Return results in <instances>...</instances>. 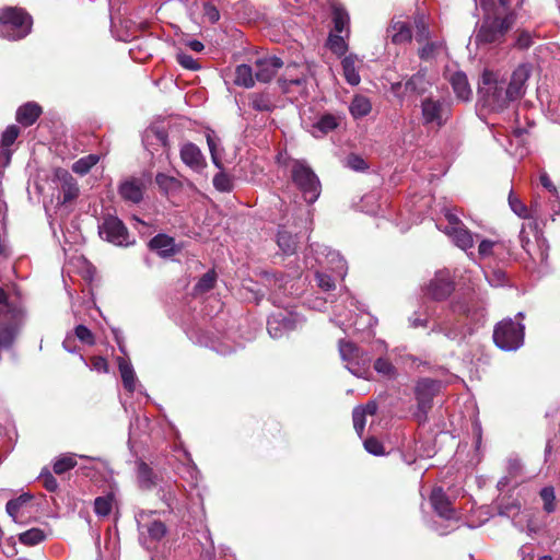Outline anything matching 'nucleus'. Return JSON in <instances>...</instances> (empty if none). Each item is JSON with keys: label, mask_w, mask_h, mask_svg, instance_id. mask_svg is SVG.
<instances>
[{"label": "nucleus", "mask_w": 560, "mask_h": 560, "mask_svg": "<svg viewBox=\"0 0 560 560\" xmlns=\"http://www.w3.org/2000/svg\"><path fill=\"white\" fill-rule=\"evenodd\" d=\"M340 124V117L334 114L322 115L316 122L312 126V135L314 137H323L328 132L335 130Z\"/></svg>", "instance_id": "c756f323"}, {"label": "nucleus", "mask_w": 560, "mask_h": 560, "mask_svg": "<svg viewBox=\"0 0 560 560\" xmlns=\"http://www.w3.org/2000/svg\"><path fill=\"white\" fill-rule=\"evenodd\" d=\"M283 165L290 172V178L307 203H314L320 196L322 184L305 160L288 159Z\"/></svg>", "instance_id": "7ed1b4c3"}, {"label": "nucleus", "mask_w": 560, "mask_h": 560, "mask_svg": "<svg viewBox=\"0 0 560 560\" xmlns=\"http://www.w3.org/2000/svg\"><path fill=\"white\" fill-rule=\"evenodd\" d=\"M430 86V82L427 80L425 74L418 72L410 77L404 84L401 82L394 83L392 91L399 97L407 95H422Z\"/></svg>", "instance_id": "dca6fc26"}, {"label": "nucleus", "mask_w": 560, "mask_h": 560, "mask_svg": "<svg viewBox=\"0 0 560 560\" xmlns=\"http://www.w3.org/2000/svg\"><path fill=\"white\" fill-rule=\"evenodd\" d=\"M155 183L159 186V188L165 194L176 189L179 185V182L175 177L166 175L164 173L156 174Z\"/></svg>", "instance_id": "3c124183"}, {"label": "nucleus", "mask_w": 560, "mask_h": 560, "mask_svg": "<svg viewBox=\"0 0 560 560\" xmlns=\"http://www.w3.org/2000/svg\"><path fill=\"white\" fill-rule=\"evenodd\" d=\"M283 61L277 56H266L255 61V77L259 82H270L282 68Z\"/></svg>", "instance_id": "f3484780"}, {"label": "nucleus", "mask_w": 560, "mask_h": 560, "mask_svg": "<svg viewBox=\"0 0 560 560\" xmlns=\"http://www.w3.org/2000/svg\"><path fill=\"white\" fill-rule=\"evenodd\" d=\"M339 352L351 374L365 380L371 376L372 358L368 351L360 349L350 341L340 340Z\"/></svg>", "instance_id": "423d86ee"}, {"label": "nucleus", "mask_w": 560, "mask_h": 560, "mask_svg": "<svg viewBox=\"0 0 560 560\" xmlns=\"http://www.w3.org/2000/svg\"><path fill=\"white\" fill-rule=\"evenodd\" d=\"M327 47L338 56L345 55L348 49L345 37L339 33L329 34L327 38Z\"/></svg>", "instance_id": "de8ad7c7"}, {"label": "nucleus", "mask_w": 560, "mask_h": 560, "mask_svg": "<svg viewBox=\"0 0 560 560\" xmlns=\"http://www.w3.org/2000/svg\"><path fill=\"white\" fill-rule=\"evenodd\" d=\"M421 113L424 125L442 127L448 119L450 109L444 102L427 97L421 103Z\"/></svg>", "instance_id": "f8f14e48"}, {"label": "nucleus", "mask_w": 560, "mask_h": 560, "mask_svg": "<svg viewBox=\"0 0 560 560\" xmlns=\"http://www.w3.org/2000/svg\"><path fill=\"white\" fill-rule=\"evenodd\" d=\"M444 48V42L436 40H425L422 43V47L419 48L418 55L421 60L428 61L435 58Z\"/></svg>", "instance_id": "4c0bfd02"}, {"label": "nucleus", "mask_w": 560, "mask_h": 560, "mask_svg": "<svg viewBox=\"0 0 560 560\" xmlns=\"http://www.w3.org/2000/svg\"><path fill=\"white\" fill-rule=\"evenodd\" d=\"M32 494L22 493L15 499L8 501L5 505L7 513L15 521L19 516V511L32 500Z\"/></svg>", "instance_id": "79ce46f5"}, {"label": "nucleus", "mask_w": 560, "mask_h": 560, "mask_svg": "<svg viewBox=\"0 0 560 560\" xmlns=\"http://www.w3.org/2000/svg\"><path fill=\"white\" fill-rule=\"evenodd\" d=\"M19 133H20V129L15 125H11V126L7 127V129L2 133V139H1L2 145L7 147V148L12 145L14 143V141L16 140Z\"/></svg>", "instance_id": "338daca9"}, {"label": "nucleus", "mask_w": 560, "mask_h": 560, "mask_svg": "<svg viewBox=\"0 0 560 560\" xmlns=\"http://www.w3.org/2000/svg\"><path fill=\"white\" fill-rule=\"evenodd\" d=\"M22 319L0 322V350L12 348Z\"/></svg>", "instance_id": "b1692460"}, {"label": "nucleus", "mask_w": 560, "mask_h": 560, "mask_svg": "<svg viewBox=\"0 0 560 560\" xmlns=\"http://www.w3.org/2000/svg\"><path fill=\"white\" fill-rule=\"evenodd\" d=\"M387 36L392 43L400 45L409 43L412 38V33L407 22L393 19L387 27Z\"/></svg>", "instance_id": "4be33fe9"}, {"label": "nucleus", "mask_w": 560, "mask_h": 560, "mask_svg": "<svg viewBox=\"0 0 560 560\" xmlns=\"http://www.w3.org/2000/svg\"><path fill=\"white\" fill-rule=\"evenodd\" d=\"M430 502L438 515L451 520L454 517V511L451 502L442 488H434L430 495Z\"/></svg>", "instance_id": "412c9836"}, {"label": "nucleus", "mask_w": 560, "mask_h": 560, "mask_svg": "<svg viewBox=\"0 0 560 560\" xmlns=\"http://www.w3.org/2000/svg\"><path fill=\"white\" fill-rule=\"evenodd\" d=\"M100 158L96 154H89L75 161L72 165V171L80 175H85L98 162Z\"/></svg>", "instance_id": "c03bdc74"}, {"label": "nucleus", "mask_w": 560, "mask_h": 560, "mask_svg": "<svg viewBox=\"0 0 560 560\" xmlns=\"http://www.w3.org/2000/svg\"><path fill=\"white\" fill-rule=\"evenodd\" d=\"M79 196V187L75 182V179L69 175L66 174L62 177L61 183V202L68 203L74 200Z\"/></svg>", "instance_id": "e433bc0d"}, {"label": "nucleus", "mask_w": 560, "mask_h": 560, "mask_svg": "<svg viewBox=\"0 0 560 560\" xmlns=\"http://www.w3.org/2000/svg\"><path fill=\"white\" fill-rule=\"evenodd\" d=\"M277 244L285 255H292L298 248V235L288 231L285 226H280L277 235Z\"/></svg>", "instance_id": "7c9ffc66"}, {"label": "nucleus", "mask_w": 560, "mask_h": 560, "mask_svg": "<svg viewBox=\"0 0 560 560\" xmlns=\"http://www.w3.org/2000/svg\"><path fill=\"white\" fill-rule=\"evenodd\" d=\"M113 508V497H98L94 501V512L98 516H107L112 512Z\"/></svg>", "instance_id": "603ef678"}, {"label": "nucleus", "mask_w": 560, "mask_h": 560, "mask_svg": "<svg viewBox=\"0 0 560 560\" xmlns=\"http://www.w3.org/2000/svg\"><path fill=\"white\" fill-rule=\"evenodd\" d=\"M182 161L191 170L201 172L206 167V160L200 149L191 143H185L180 149Z\"/></svg>", "instance_id": "6ab92c4d"}, {"label": "nucleus", "mask_w": 560, "mask_h": 560, "mask_svg": "<svg viewBox=\"0 0 560 560\" xmlns=\"http://www.w3.org/2000/svg\"><path fill=\"white\" fill-rule=\"evenodd\" d=\"M530 75L528 66L521 65L512 73L511 80L508 82V86L511 93L517 98H521L525 93V83Z\"/></svg>", "instance_id": "5701e85b"}, {"label": "nucleus", "mask_w": 560, "mask_h": 560, "mask_svg": "<svg viewBox=\"0 0 560 560\" xmlns=\"http://www.w3.org/2000/svg\"><path fill=\"white\" fill-rule=\"evenodd\" d=\"M509 203L512 211L520 218H535L541 222L545 220V210L542 209L541 202L537 199H535L532 202L530 208L527 209V207L518 198L510 194Z\"/></svg>", "instance_id": "a211bd4d"}, {"label": "nucleus", "mask_w": 560, "mask_h": 560, "mask_svg": "<svg viewBox=\"0 0 560 560\" xmlns=\"http://www.w3.org/2000/svg\"><path fill=\"white\" fill-rule=\"evenodd\" d=\"M346 166L357 172L365 171L369 167L364 159L357 154L347 156Z\"/></svg>", "instance_id": "680f3d73"}, {"label": "nucleus", "mask_w": 560, "mask_h": 560, "mask_svg": "<svg viewBox=\"0 0 560 560\" xmlns=\"http://www.w3.org/2000/svg\"><path fill=\"white\" fill-rule=\"evenodd\" d=\"M137 477L140 488L149 490L156 483V475L143 460L137 462Z\"/></svg>", "instance_id": "72a5a7b5"}, {"label": "nucleus", "mask_w": 560, "mask_h": 560, "mask_svg": "<svg viewBox=\"0 0 560 560\" xmlns=\"http://www.w3.org/2000/svg\"><path fill=\"white\" fill-rule=\"evenodd\" d=\"M358 62L359 60L354 55L346 56L341 61L343 77L347 83L352 86L358 85L361 81L357 66Z\"/></svg>", "instance_id": "2f4dec72"}, {"label": "nucleus", "mask_w": 560, "mask_h": 560, "mask_svg": "<svg viewBox=\"0 0 560 560\" xmlns=\"http://www.w3.org/2000/svg\"><path fill=\"white\" fill-rule=\"evenodd\" d=\"M118 369L122 380L124 387L132 393L136 389V373L131 363L122 358H118Z\"/></svg>", "instance_id": "c9c22d12"}, {"label": "nucleus", "mask_w": 560, "mask_h": 560, "mask_svg": "<svg viewBox=\"0 0 560 560\" xmlns=\"http://www.w3.org/2000/svg\"><path fill=\"white\" fill-rule=\"evenodd\" d=\"M77 465V455L69 453L62 454L54 460L52 469L57 475H62L70 469L74 468Z\"/></svg>", "instance_id": "a19ab883"}, {"label": "nucleus", "mask_w": 560, "mask_h": 560, "mask_svg": "<svg viewBox=\"0 0 560 560\" xmlns=\"http://www.w3.org/2000/svg\"><path fill=\"white\" fill-rule=\"evenodd\" d=\"M249 105L256 112H271L273 103L266 93H250L248 96Z\"/></svg>", "instance_id": "58836bf2"}, {"label": "nucleus", "mask_w": 560, "mask_h": 560, "mask_svg": "<svg viewBox=\"0 0 560 560\" xmlns=\"http://www.w3.org/2000/svg\"><path fill=\"white\" fill-rule=\"evenodd\" d=\"M486 279L491 287H503L508 283L506 273L502 269H492L485 271Z\"/></svg>", "instance_id": "864d4df0"}, {"label": "nucleus", "mask_w": 560, "mask_h": 560, "mask_svg": "<svg viewBox=\"0 0 560 560\" xmlns=\"http://www.w3.org/2000/svg\"><path fill=\"white\" fill-rule=\"evenodd\" d=\"M513 22V14H508L504 19H485L475 36L476 45L479 46L483 44L500 43L504 37L505 33L511 28Z\"/></svg>", "instance_id": "6e6552de"}, {"label": "nucleus", "mask_w": 560, "mask_h": 560, "mask_svg": "<svg viewBox=\"0 0 560 560\" xmlns=\"http://www.w3.org/2000/svg\"><path fill=\"white\" fill-rule=\"evenodd\" d=\"M215 283V273L214 271H207L196 283L195 285V292L196 293H203L208 292L213 288Z\"/></svg>", "instance_id": "5fc2aeb1"}, {"label": "nucleus", "mask_w": 560, "mask_h": 560, "mask_svg": "<svg viewBox=\"0 0 560 560\" xmlns=\"http://www.w3.org/2000/svg\"><path fill=\"white\" fill-rule=\"evenodd\" d=\"M450 83L458 100L464 102L470 100L471 89L468 83L467 75L464 72L457 71L452 73L450 77Z\"/></svg>", "instance_id": "bb28decb"}, {"label": "nucleus", "mask_w": 560, "mask_h": 560, "mask_svg": "<svg viewBox=\"0 0 560 560\" xmlns=\"http://www.w3.org/2000/svg\"><path fill=\"white\" fill-rule=\"evenodd\" d=\"M98 234L103 240L116 246H129L135 242L130 238L124 222L115 215H107L103 219L98 225Z\"/></svg>", "instance_id": "1a4fd4ad"}, {"label": "nucleus", "mask_w": 560, "mask_h": 560, "mask_svg": "<svg viewBox=\"0 0 560 560\" xmlns=\"http://www.w3.org/2000/svg\"><path fill=\"white\" fill-rule=\"evenodd\" d=\"M415 27H416V40L419 44L424 43L430 39V30L429 22L423 14H418L415 18Z\"/></svg>", "instance_id": "a18cd8bd"}, {"label": "nucleus", "mask_w": 560, "mask_h": 560, "mask_svg": "<svg viewBox=\"0 0 560 560\" xmlns=\"http://www.w3.org/2000/svg\"><path fill=\"white\" fill-rule=\"evenodd\" d=\"M42 107L35 102H28L16 110V120L25 126H32L40 116Z\"/></svg>", "instance_id": "cd10ccee"}, {"label": "nucleus", "mask_w": 560, "mask_h": 560, "mask_svg": "<svg viewBox=\"0 0 560 560\" xmlns=\"http://www.w3.org/2000/svg\"><path fill=\"white\" fill-rule=\"evenodd\" d=\"M149 246L162 257H170L176 253L174 238L165 234H158L152 237Z\"/></svg>", "instance_id": "c85d7f7f"}, {"label": "nucleus", "mask_w": 560, "mask_h": 560, "mask_svg": "<svg viewBox=\"0 0 560 560\" xmlns=\"http://www.w3.org/2000/svg\"><path fill=\"white\" fill-rule=\"evenodd\" d=\"M442 382L430 377H422L417 381L415 386V398L417 400V410L415 418L419 423L428 420V413L433 407V399L440 393Z\"/></svg>", "instance_id": "0eeeda50"}, {"label": "nucleus", "mask_w": 560, "mask_h": 560, "mask_svg": "<svg viewBox=\"0 0 560 560\" xmlns=\"http://www.w3.org/2000/svg\"><path fill=\"white\" fill-rule=\"evenodd\" d=\"M478 93L482 106L491 112H502L508 108L517 96L511 93L505 79L491 70H485L481 74Z\"/></svg>", "instance_id": "f03ea898"}, {"label": "nucleus", "mask_w": 560, "mask_h": 560, "mask_svg": "<svg viewBox=\"0 0 560 560\" xmlns=\"http://www.w3.org/2000/svg\"><path fill=\"white\" fill-rule=\"evenodd\" d=\"M46 538L45 533L40 528H31L19 535V541L25 546H35Z\"/></svg>", "instance_id": "37998d69"}, {"label": "nucleus", "mask_w": 560, "mask_h": 560, "mask_svg": "<svg viewBox=\"0 0 560 560\" xmlns=\"http://www.w3.org/2000/svg\"><path fill=\"white\" fill-rule=\"evenodd\" d=\"M521 512V503L517 500L501 502L499 504V514L506 517H515Z\"/></svg>", "instance_id": "13d9d810"}, {"label": "nucleus", "mask_w": 560, "mask_h": 560, "mask_svg": "<svg viewBox=\"0 0 560 560\" xmlns=\"http://www.w3.org/2000/svg\"><path fill=\"white\" fill-rule=\"evenodd\" d=\"M331 10V16H332V23H334V31L339 34H346V36L349 35V24H350V16L347 10L343 8L342 4L338 2H332L330 4Z\"/></svg>", "instance_id": "393cba45"}, {"label": "nucleus", "mask_w": 560, "mask_h": 560, "mask_svg": "<svg viewBox=\"0 0 560 560\" xmlns=\"http://www.w3.org/2000/svg\"><path fill=\"white\" fill-rule=\"evenodd\" d=\"M213 186L219 191L229 192L233 189V180L228 174L220 172L213 177Z\"/></svg>", "instance_id": "6e6d98bb"}, {"label": "nucleus", "mask_w": 560, "mask_h": 560, "mask_svg": "<svg viewBox=\"0 0 560 560\" xmlns=\"http://www.w3.org/2000/svg\"><path fill=\"white\" fill-rule=\"evenodd\" d=\"M364 448L372 455L380 456L384 455V446L383 444L375 438H369L363 443Z\"/></svg>", "instance_id": "69168bd1"}, {"label": "nucleus", "mask_w": 560, "mask_h": 560, "mask_svg": "<svg viewBox=\"0 0 560 560\" xmlns=\"http://www.w3.org/2000/svg\"><path fill=\"white\" fill-rule=\"evenodd\" d=\"M118 192L125 201L139 203L143 199V184L137 178L126 179L119 185Z\"/></svg>", "instance_id": "aec40b11"}, {"label": "nucleus", "mask_w": 560, "mask_h": 560, "mask_svg": "<svg viewBox=\"0 0 560 560\" xmlns=\"http://www.w3.org/2000/svg\"><path fill=\"white\" fill-rule=\"evenodd\" d=\"M32 18L23 9L4 8L0 10V36L18 40L25 37L32 27Z\"/></svg>", "instance_id": "20e7f679"}, {"label": "nucleus", "mask_w": 560, "mask_h": 560, "mask_svg": "<svg viewBox=\"0 0 560 560\" xmlns=\"http://www.w3.org/2000/svg\"><path fill=\"white\" fill-rule=\"evenodd\" d=\"M454 291V282L448 271H438L427 287V294L435 300L443 301Z\"/></svg>", "instance_id": "2eb2a0df"}, {"label": "nucleus", "mask_w": 560, "mask_h": 560, "mask_svg": "<svg viewBox=\"0 0 560 560\" xmlns=\"http://www.w3.org/2000/svg\"><path fill=\"white\" fill-rule=\"evenodd\" d=\"M314 280L317 288L326 293H330L336 289L337 281H340L339 277H336L335 272H330L324 269L315 271Z\"/></svg>", "instance_id": "f704fd0d"}, {"label": "nucleus", "mask_w": 560, "mask_h": 560, "mask_svg": "<svg viewBox=\"0 0 560 560\" xmlns=\"http://www.w3.org/2000/svg\"><path fill=\"white\" fill-rule=\"evenodd\" d=\"M206 138H207V143L209 147V151H210L213 164L217 167L222 168L221 154L219 151V145H220L219 138L213 132H208L206 135Z\"/></svg>", "instance_id": "09e8293b"}, {"label": "nucleus", "mask_w": 560, "mask_h": 560, "mask_svg": "<svg viewBox=\"0 0 560 560\" xmlns=\"http://www.w3.org/2000/svg\"><path fill=\"white\" fill-rule=\"evenodd\" d=\"M353 427L359 436H362L365 428V415L361 406H358L352 411Z\"/></svg>", "instance_id": "052dcab7"}, {"label": "nucleus", "mask_w": 560, "mask_h": 560, "mask_svg": "<svg viewBox=\"0 0 560 560\" xmlns=\"http://www.w3.org/2000/svg\"><path fill=\"white\" fill-rule=\"evenodd\" d=\"M371 110L372 104L370 98L361 94L354 95L349 105V112L354 119L368 116Z\"/></svg>", "instance_id": "473e14b6"}, {"label": "nucleus", "mask_w": 560, "mask_h": 560, "mask_svg": "<svg viewBox=\"0 0 560 560\" xmlns=\"http://www.w3.org/2000/svg\"><path fill=\"white\" fill-rule=\"evenodd\" d=\"M234 83L249 89L254 85L253 68L248 65H238L235 69Z\"/></svg>", "instance_id": "ea45409f"}, {"label": "nucleus", "mask_w": 560, "mask_h": 560, "mask_svg": "<svg viewBox=\"0 0 560 560\" xmlns=\"http://www.w3.org/2000/svg\"><path fill=\"white\" fill-rule=\"evenodd\" d=\"M176 61L185 69L188 70H198L200 68L198 61L194 59L190 55L185 52L176 54Z\"/></svg>", "instance_id": "e2e57ef3"}, {"label": "nucleus", "mask_w": 560, "mask_h": 560, "mask_svg": "<svg viewBox=\"0 0 560 560\" xmlns=\"http://www.w3.org/2000/svg\"><path fill=\"white\" fill-rule=\"evenodd\" d=\"M142 143L147 151L154 155L161 149L167 151L168 136L166 130L161 125L149 126L142 135Z\"/></svg>", "instance_id": "4468645a"}, {"label": "nucleus", "mask_w": 560, "mask_h": 560, "mask_svg": "<svg viewBox=\"0 0 560 560\" xmlns=\"http://www.w3.org/2000/svg\"><path fill=\"white\" fill-rule=\"evenodd\" d=\"M298 322L299 317L296 314L287 311H278L268 318L267 330L271 338H281L288 331L294 329Z\"/></svg>", "instance_id": "ddd939ff"}, {"label": "nucleus", "mask_w": 560, "mask_h": 560, "mask_svg": "<svg viewBox=\"0 0 560 560\" xmlns=\"http://www.w3.org/2000/svg\"><path fill=\"white\" fill-rule=\"evenodd\" d=\"M542 501V509L546 513L550 514L556 511V493L552 486L544 487L539 492Z\"/></svg>", "instance_id": "49530a36"}, {"label": "nucleus", "mask_w": 560, "mask_h": 560, "mask_svg": "<svg viewBox=\"0 0 560 560\" xmlns=\"http://www.w3.org/2000/svg\"><path fill=\"white\" fill-rule=\"evenodd\" d=\"M74 339L78 338L80 341L86 345L94 343V336L91 330L84 325H78L74 328Z\"/></svg>", "instance_id": "0e129e2a"}, {"label": "nucleus", "mask_w": 560, "mask_h": 560, "mask_svg": "<svg viewBox=\"0 0 560 560\" xmlns=\"http://www.w3.org/2000/svg\"><path fill=\"white\" fill-rule=\"evenodd\" d=\"M160 499L165 503L170 511L177 506V497L172 487H166L160 490Z\"/></svg>", "instance_id": "bf43d9fd"}, {"label": "nucleus", "mask_w": 560, "mask_h": 560, "mask_svg": "<svg viewBox=\"0 0 560 560\" xmlns=\"http://www.w3.org/2000/svg\"><path fill=\"white\" fill-rule=\"evenodd\" d=\"M451 312L455 317L435 323L431 332L443 334L448 340L462 343L474 332V324L485 318V307L472 296H463L452 301Z\"/></svg>", "instance_id": "f257e3e1"}, {"label": "nucleus", "mask_w": 560, "mask_h": 560, "mask_svg": "<svg viewBox=\"0 0 560 560\" xmlns=\"http://www.w3.org/2000/svg\"><path fill=\"white\" fill-rule=\"evenodd\" d=\"M315 253L317 254V261L322 266V269L335 272L336 277H339L340 281L346 278L348 265L338 252L332 250L325 245H317Z\"/></svg>", "instance_id": "9b49d317"}, {"label": "nucleus", "mask_w": 560, "mask_h": 560, "mask_svg": "<svg viewBox=\"0 0 560 560\" xmlns=\"http://www.w3.org/2000/svg\"><path fill=\"white\" fill-rule=\"evenodd\" d=\"M374 370L378 373V374H382L384 376H387V377H394L395 374H396V369L395 366L392 364V362L385 358H378L375 362H374Z\"/></svg>", "instance_id": "4d7b16f0"}, {"label": "nucleus", "mask_w": 560, "mask_h": 560, "mask_svg": "<svg viewBox=\"0 0 560 560\" xmlns=\"http://www.w3.org/2000/svg\"><path fill=\"white\" fill-rule=\"evenodd\" d=\"M39 479L48 491L54 492L57 490L58 481L49 470H43L39 475Z\"/></svg>", "instance_id": "774afa93"}, {"label": "nucleus", "mask_w": 560, "mask_h": 560, "mask_svg": "<svg viewBox=\"0 0 560 560\" xmlns=\"http://www.w3.org/2000/svg\"><path fill=\"white\" fill-rule=\"evenodd\" d=\"M154 511H139L136 514V522L142 545L149 541H160L166 534V526L163 522L153 520L150 521Z\"/></svg>", "instance_id": "9d476101"}, {"label": "nucleus", "mask_w": 560, "mask_h": 560, "mask_svg": "<svg viewBox=\"0 0 560 560\" xmlns=\"http://www.w3.org/2000/svg\"><path fill=\"white\" fill-rule=\"evenodd\" d=\"M23 312L21 307L13 304H0V322L22 319Z\"/></svg>", "instance_id": "8fccbe9b"}, {"label": "nucleus", "mask_w": 560, "mask_h": 560, "mask_svg": "<svg viewBox=\"0 0 560 560\" xmlns=\"http://www.w3.org/2000/svg\"><path fill=\"white\" fill-rule=\"evenodd\" d=\"M445 233L453 240L455 245L463 250H468L474 247V235L464 224L445 229Z\"/></svg>", "instance_id": "a878e982"}, {"label": "nucleus", "mask_w": 560, "mask_h": 560, "mask_svg": "<svg viewBox=\"0 0 560 560\" xmlns=\"http://www.w3.org/2000/svg\"><path fill=\"white\" fill-rule=\"evenodd\" d=\"M525 327L512 318L499 322L493 330L494 343L504 351H515L524 343Z\"/></svg>", "instance_id": "39448f33"}]
</instances>
